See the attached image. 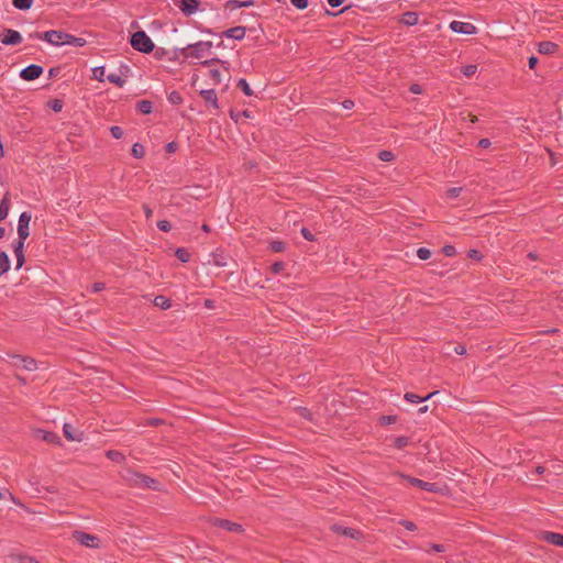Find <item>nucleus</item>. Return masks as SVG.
Here are the masks:
<instances>
[{"mask_svg":"<svg viewBox=\"0 0 563 563\" xmlns=\"http://www.w3.org/2000/svg\"><path fill=\"white\" fill-rule=\"evenodd\" d=\"M157 228L163 232H169L172 230V224L167 220H161L157 222Z\"/></svg>","mask_w":563,"mask_h":563,"instance_id":"obj_42","label":"nucleus"},{"mask_svg":"<svg viewBox=\"0 0 563 563\" xmlns=\"http://www.w3.org/2000/svg\"><path fill=\"white\" fill-rule=\"evenodd\" d=\"M540 539L548 543H551V544H554L558 547H563V534H561V533L542 531V532H540Z\"/></svg>","mask_w":563,"mask_h":563,"instance_id":"obj_13","label":"nucleus"},{"mask_svg":"<svg viewBox=\"0 0 563 563\" xmlns=\"http://www.w3.org/2000/svg\"><path fill=\"white\" fill-rule=\"evenodd\" d=\"M478 146L482 148H487L490 146V141L488 139H482L478 142Z\"/></svg>","mask_w":563,"mask_h":563,"instance_id":"obj_58","label":"nucleus"},{"mask_svg":"<svg viewBox=\"0 0 563 563\" xmlns=\"http://www.w3.org/2000/svg\"><path fill=\"white\" fill-rule=\"evenodd\" d=\"M559 49H560V46L558 44H555L553 42H549V41L539 43V47H538L539 53L545 54V55L553 54V53L558 52Z\"/></svg>","mask_w":563,"mask_h":563,"instance_id":"obj_18","label":"nucleus"},{"mask_svg":"<svg viewBox=\"0 0 563 563\" xmlns=\"http://www.w3.org/2000/svg\"><path fill=\"white\" fill-rule=\"evenodd\" d=\"M73 538L81 545L89 548V549H98L99 548V540L96 536L80 531L75 530L73 532Z\"/></svg>","mask_w":563,"mask_h":563,"instance_id":"obj_5","label":"nucleus"},{"mask_svg":"<svg viewBox=\"0 0 563 563\" xmlns=\"http://www.w3.org/2000/svg\"><path fill=\"white\" fill-rule=\"evenodd\" d=\"M165 148L167 153H174L177 148V144L175 142H170L166 145Z\"/></svg>","mask_w":563,"mask_h":563,"instance_id":"obj_57","label":"nucleus"},{"mask_svg":"<svg viewBox=\"0 0 563 563\" xmlns=\"http://www.w3.org/2000/svg\"><path fill=\"white\" fill-rule=\"evenodd\" d=\"M35 437L42 439L47 443L58 444L60 439L57 433L38 429L35 431Z\"/></svg>","mask_w":563,"mask_h":563,"instance_id":"obj_14","label":"nucleus"},{"mask_svg":"<svg viewBox=\"0 0 563 563\" xmlns=\"http://www.w3.org/2000/svg\"><path fill=\"white\" fill-rule=\"evenodd\" d=\"M301 234L307 241H314V235L307 229H301Z\"/></svg>","mask_w":563,"mask_h":563,"instance_id":"obj_50","label":"nucleus"},{"mask_svg":"<svg viewBox=\"0 0 563 563\" xmlns=\"http://www.w3.org/2000/svg\"><path fill=\"white\" fill-rule=\"evenodd\" d=\"M107 79L111 84H114L115 86H118L120 88H122L126 82L125 79L120 74H117V73L109 74L107 76Z\"/></svg>","mask_w":563,"mask_h":563,"instance_id":"obj_27","label":"nucleus"},{"mask_svg":"<svg viewBox=\"0 0 563 563\" xmlns=\"http://www.w3.org/2000/svg\"><path fill=\"white\" fill-rule=\"evenodd\" d=\"M400 525L404 526L409 531H415L417 529V526L409 520H401Z\"/></svg>","mask_w":563,"mask_h":563,"instance_id":"obj_48","label":"nucleus"},{"mask_svg":"<svg viewBox=\"0 0 563 563\" xmlns=\"http://www.w3.org/2000/svg\"><path fill=\"white\" fill-rule=\"evenodd\" d=\"M31 214L29 212H22L19 217L18 221V236L21 240H26L30 235V222H31Z\"/></svg>","mask_w":563,"mask_h":563,"instance_id":"obj_6","label":"nucleus"},{"mask_svg":"<svg viewBox=\"0 0 563 563\" xmlns=\"http://www.w3.org/2000/svg\"><path fill=\"white\" fill-rule=\"evenodd\" d=\"M437 394H438V391H432V393L428 394L427 396L422 397V396L416 395L413 393H406L404 398H405V400H407L411 404H419V402L429 400Z\"/></svg>","mask_w":563,"mask_h":563,"instance_id":"obj_17","label":"nucleus"},{"mask_svg":"<svg viewBox=\"0 0 563 563\" xmlns=\"http://www.w3.org/2000/svg\"><path fill=\"white\" fill-rule=\"evenodd\" d=\"M43 74V67L36 64H31L20 71V77L25 81L37 79Z\"/></svg>","mask_w":563,"mask_h":563,"instance_id":"obj_8","label":"nucleus"},{"mask_svg":"<svg viewBox=\"0 0 563 563\" xmlns=\"http://www.w3.org/2000/svg\"><path fill=\"white\" fill-rule=\"evenodd\" d=\"M107 456L111 460V461H114V462H122L124 460V455L119 452V451H114V450H109L107 452Z\"/></svg>","mask_w":563,"mask_h":563,"instance_id":"obj_34","label":"nucleus"},{"mask_svg":"<svg viewBox=\"0 0 563 563\" xmlns=\"http://www.w3.org/2000/svg\"><path fill=\"white\" fill-rule=\"evenodd\" d=\"M228 4L231 5L233 9H238V8L252 7L254 4V2L252 0H246V1L233 0V1L228 2Z\"/></svg>","mask_w":563,"mask_h":563,"instance_id":"obj_33","label":"nucleus"},{"mask_svg":"<svg viewBox=\"0 0 563 563\" xmlns=\"http://www.w3.org/2000/svg\"><path fill=\"white\" fill-rule=\"evenodd\" d=\"M409 443V439L407 437H397L394 441V446L396 449H402L407 446Z\"/></svg>","mask_w":563,"mask_h":563,"instance_id":"obj_38","label":"nucleus"},{"mask_svg":"<svg viewBox=\"0 0 563 563\" xmlns=\"http://www.w3.org/2000/svg\"><path fill=\"white\" fill-rule=\"evenodd\" d=\"M65 45H74V46L81 47V46L86 45V40L82 37H77L71 34L66 33Z\"/></svg>","mask_w":563,"mask_h":563,"instance_id":"obj_24","label":"nucleus"},{"mask_svg":"<svg viewBox=\"0 0 563 563\" xmlns=\"http://www.w3.org/2000/svg\"><path fill=\"white\" fill-rule=\"evenodd\" d=\"M175 5L184 13L186 16H190L195 14L200 4L199 0H174Z\"/></svg>","mask_w":563,"mask_h":563,"instance_id":"obj_7","label":"nucleus"},{"mask_svg":"<svg viewBox=\"0 0 563 563\" xmlns=\"http://www.w3.org/2000/svg\"><path fill=\"white\" fill-rule=\"evenodd\" d=\"M110 132L114 139H121L123 136V130L118 125L111 126Z\"/></svg>","mask_w":563,"mask_h":563,"instance_id":"obj_44","label":"nucleus"},{"mask_svg":"<svg viewBox=\"0 0 563 563\" xmlns=\"http://www.w3.org/2000/svg\"><path fill=\"white\" fill-rule=\"evenodd\" d=\"M246 29L244 26H234L223 32V36L241 41L244 38Z\"/></svg>","mask_w":563,"mask_h":563,"instance_id":"obj_15","label":"nucleus"},{"mask_svg":"<svg viewBox=\"0 0 563 563\" xmlns=\"http://www.w3.org/2000/svg\"><path fill=\"white\" fill-rule=\"evenodd\" d=\"M461 71L464 76L472 77L477 71V66L473 64L466 65L461 68Z\"/></svg>","mask_w":563,"mask_h":563,"instance_id":"obj_35","label":"nucleus"},{"mask_svg":"<svg viewBox=\"0 0 563 563\" xmlns=\"http://www.w3.org/2000/svg\"><path fill=\"white\" fill-rule=\"evenodd\" d=\"M382 420H383L384 422L391 423V422H395V421H396V418H395V417H393V416H383V417H382Z\"/></svg>","mask_w":563,"mask_h":563,"instance_id":"obj_64","label":"nucleus"},{"mask_svg":"<svg viewBox=\"0 0 563 563\" xmlns=\"http://www.w3.org/2000/svg\"><path fill=\"white\" fill-rule=\"evenodd\" d=\"M92 76L96 80L98 81H103V77H104V67L103 66H98V67H95L92 68Z\"/></svg>","mask_w":563,"mask_h":563,"instance_id":"obj_36","label":"nucleus"},{"mask_svg":"<svg viewBox=\"0 0 563 563\" xmlns=\"http://www.w3.org/2000/svg\"><path fill=\"white\" fill-rule=\"evenodd\" d=\"M468 256L471 258H475V260H479L481 258L479 252L476 251V250H471L470 253H468Z\"/></svg>","mask_w":563,"mask_h":563,"instance_id":"obj_63","label":"nucleus"},{"mask_svg":"<svg viewBox=\"0 0 563 563\" xmlns=\"http://www.w3.org/2000/svg\"><path fill=\"white\" fill-rule=\"evenodd\" d=\"M175 255L183 263H187L190 260L189 252L184 247H178L175 252Z\"/></svg>","mask_w":563,"mask_h":563,"instance_id":"obj_30","label":"nucleus"},{"mask_svg":"<svg viewBox=\"0 0 563 563\" xmlns=\"http://www.w3.org/2000/svg\"><path fill=\"white\" fill-rule=\"evenodd\" d=\"M289 1L298 10H305L309 4L308 0H289Z\"/></svg>","mask_w":563,"mask_h":563,"instance_id":"obj_41","label":"nucleus"},{"mask_svg":"<svg viewBox=\"0 0 563 563\" xmlns=\"http://www.w3.org/2000/svg\"><path fill=\"white\" fill-rule=\"evenodd\" d=\"M10 206H11V201L9 198V194H5L3 199L0 201V221L4 220L8 217Z\"/></svg>","mask_w":563,"mask_h":563,"instance_id":"obj_22","label":"nucleus"},{"mask_svg":"<svg viewBox=\"0 0 563 563\" xmlns=\"http://www.w3.org/2000/svg\"><path fill=\"white\" fill-rule=\"evenodd\" d=\"M417 256H418L420 260H422V261H427V260H429V258H430V256H431V252H430V250H429V249H427V247H419V249L417 250Z\"/></svg>","mask_w":563,"mask_h":563,"instance_id":"obj_39","label":"nucleus"},{"mask_svg":"<svg viewBox=\"0 0 563 563\" xmlns=\"http://www.w3.org/2000/svg\"><path fill=\"white\" fill-rule=\"evenodd\" d=\"M131 46L141 53H151L154 49V43L144 31H136L130 40Z\"/></svg>","mask_w":563,"mask_h":563,"instance_id":"obj_3","label":"nucleus"},{"mask_svg":"<svg viewBox=\"0 0 563 563\" xmlns=\"http://www.w3.org/2000/svg\"><path fill=\"white\" fill-rule=\"evenodd\" d=\"M333 531H335L338 533H341L343 536L350 537L352 539H356L360 536L358 531H356V530H354L352 528H345V527L338 526V525L333 526Z\"/></svg>","mask_w":563,"mask_h":563,"instance_id":"obj_23","label":"nucleus"},{"mask_svg":"<svg viewBox=\"0 0 563 563\" xmlns=\"http://www.w3.org/2000/svg\"><path fill=\"white\" fill-rule=\"evenodd\" d=\"M462 191L461 187H452L448 190V196L451 198H456Z\"/></svg>","mask_w":563,"mask_h":563,"instance_id":"obj_49","label":"nucleus"},{"mask_svg":"<svg viewBox=\"0 0 563 563\" xmlns=\"http://www.w3.org/2000/svg\"><path fill=\"white\" fill-rule=\"evenodd\" d=\"M30 37L45 41L54 46H62L65 45L66 32L57 30L35 32L33 34H30Z\"/></svg>","mask_w":563,"mask_h":563,"instance_id":"obj_4","label":"nucleus"},{"mask_svg":"<svg viewBox=\"0 0 563 563\" xmlns=\"http://www.w3.org/2000/svg\"><path fill=\"white\" fill-rule=\"evenodd\" d=\"M342 106H343L344 109L350 110V109H352L354 107V101H352V100H344L342 102Z\"/></svg>","mask_w":563,"mask_h":563,"instance_id":"obj_62","label":"nucleus"},{"mask_svg":"<svg viewBox=\"0 0 563 563\" xmlns=\"http://www.w3.org/2000/svg\"><path fill=\"white\" fill-rule=\"evenodd\" d=\"M154 305L163 310L169 309L172 307L170 300L165 296H156L154 298Z\"/></svg>","mask_w":563,"mask_h":563,"instance_id":"obj_25","label":"nucleus"},{"mask_svg":"<svg viewBox=\"0 0 563 563\" xmlns=\"http://www.w3.org/2000/svg\"><path fill=\"white\" fill-rule=\"evenodd\" d=\"M51 109L55 112H59L63 109V101L55 99L51 102Z\"/></svg>","mask_w":563,"mask_h":563,"instance_id":"obj_46","label":"nucleus"},{"mask_svg":"<svg viewBox=\"0 0 563 563\" xmlns=\"http://www.w3.org/2000/svg\"><path fill=\"white\" fill-rule=\"evenodd\" d=\"M168 100L173 104H178V103L181 102L183 99H181L180 95L177 91H173V92L169 93Z\"/></svg>","mask_w":563,"mask_h":563,"instance_id":"obj_43","label":"nucleus"},{"mask_svg":"<svg viewBox=\"0 0 563 563\" xmlns=\"http://www.w3.org/2000/svg\"><path fill=\"white\" fill-rule=\"evenodd\" d=\"M445 256L452 257L456 254V250L453 245H445L442 250Z\"/></svg>","mask_w":563,"mask_h":563,"instance_id":"obj_45","label":"nucleus"},{"mask_svg":"<svg viewBox=\"0 0 563 563\" xmlns=\"http://www.w3.org/2000/svg\"><path fill=\"white\" fill-rule=\"evenodd\" d=\"M401 23H404L407 26H413L419 21V15L417 12L413 11H407L401 16Z\"/></svg>","mask_w":563,"mask_h":563,"instance_id":"obj_20","label":"nucleus"},{"mask_svg":"<svg viewBox=\"0 0 563 563\" xmlns=\"http://www.w3.org/2000/svg\"><path fill=\"white\" fill-rule=\"evenodd\" d=\"M214 523L218 527H220L227 531H231V532H241L242 531L241 525H239L236 522L229 521V520L217 519Z\"/></svg>","mask_w":563,"mask_h":563,"instance_id":"obj_16","label":"nucleus"},{"mask_svg":"<svg viewBox=\"0 0 563 563\" xmlns=\"http://www.w3.org/2000/svg\"><path fill=\"white\" fill-rule=\"evenodd\" d=\"M63 432H64V435L65 438L68 440V441H77V442H80L82 441L84 439V433L76 430L73 424L70 423H64L63 426Z\"/></svg>","mask_w":563,"mask_h":563,"instance_id":"obj_12","label":"nucleus"},{"mask_svg":"<svg viewBox=\"0 0 563 563\" xmlns=\"http://www.w3.org/2000/svg\"><path fill=\"white\" fill-rule=\"evenodd\" d=\"M213 44L211 41H200L178 49V56L184 59L201 60V64L209 66L213 63H221L228 69V62L219 58H209L212 54Z\"/></svg>","mask_w":563,"mask_h":563,"instance_id":"obj_1","label":"nucleus"},{"mask_svg":"<svg viewBox=\"0 0 563 563\" xmlns=\"http://www.w3.org/2000/svg\"><path fill=\"white\" fill-rule=\"evenodd\" d=\"M238 87L244 92L245 96H253V90L244 78L239 79Z\"/></svg>","mask_w":563,"mask_h":563,"instance_id":"obj_32","label":"nucleus"},{"mask_svg":"<svg viewBox=\"0 0 563 563\" xmlns=\"http://www.w3.org/2000/svg\"><path fill=\"white\" fill-rule=\"evenodd\" d=\"M269 247L273 252H283L285 250V243L283 241H273Z\"/></svg>","mask_w":563,"mask_h":563,"instance_id":"obj_40","label":"nucleus"},{"mask_svg":"<svg viewBox=\"0 0 563 563\" xmlns=\"http://www.w3.org/2000/svg\"><path fill=\"white\" fill-rule=\"evenodd\" d=\"M200 93L206 102L210 103L214 109L219 108L218 97L214 89L202 90Z\"/></svg>","mask_w":563,"mask_h":563,"instance_id":"obj_19","label":"nucleus"},{"mask_svg":"<svg viewBox=\"0 0 563 563\" xmlns=\"http://www.w3.org/2000/svg\"><path fill=\"white\" fill-rule=\"evenodd\" d=\"M393 157H394V155H393V153H391V152H389V151H382V152L379 153V158H380L382 161H384V162H389V161H391V159H393Z\"/></svg>","mask_w":563,"mask_h":563,"instance_id":"obj_47","label":"nucleus"},{"mask_svg":"<svg viewBox=\"0 0 563 563\" xmlns=\"http://www.w3.org/2000/svg\"><path fill=\"white\" fill-rule=\"evenodd\" d=\"M402 477L405 479H407L410 485L416 486L422 490L431 492V493L439 490L437 484H434V483L424 482L422 479L411 477V476H402Z\"/></svg>","mask_w":563,"mask_h":563,"instance_id":"obj_11","label":"nucleus"},{"mask_svg":"<svg viewBox=\"0 0 563 563\" xmlns=\"http://www.w3.org/2000/svg\"><path fill=\"white\" fill-rule=\"evenodd\" d=\"M14 8L19 10H29L33 5V0H12Z\"/></svg>","mask_w":563,"mask_h":563,"instance_id":"obj_29","label":"nucleus"},{"mask_svg":"<svg viewBox=\"0 0 563 563\" xmlns=\"http://www.w3.org/2000/svg\"><path fill=\"white\" fill-rule=\"evenodd\" d=\"M210 76L213 80H216L217 82H220V71L218 69H210Z\"/></svg>","mask_w":563,"mask_h":563,"instance_id":"obj_55","label":"nucleus"},{"mask_svg":"<svg viewBox=\"0 0 563 563\" xmlns=\"http://www.w3.org/2000/svg\"><path fill=\"white\" fill-rule=\"evenodd\" d=\"M104 288H106V285L103 283H100V282L95 283L92 285V291L93 292H99V291L103 290Z\"/></svg>","mask_w":563,"mask_h":563,"instance_id":"obj_52","label":"nucleus"},{"mask_svg":"<svg viewBox=\"0 0 563 563\" xmlns=\"http://www.w3.org/2000/svg\"><path fill=\"white\" fill-rule=\"evenodd\" d=\"M137 110L143 114H150L153 110V104L148 100H142L137 103Z\"/></svg>","mask_w":563,"mask_h":563,"instance_id":"obj_28","label":"nucleus"},{"mask_svg":"<svg viewBox=\"0 0 563 563\" xmlns=\"http://www.w3.org/2000/svg\"><path fill=\"white\" fill-rule=\"evenodd\" d=\"M123 478L131 487L159 490V482L142 473L126 470Z\"/></svg>","mask_w":563,"mask_h":563,"instance_id":"obj_2","label":"nucleus"},{"mask_svg":"<svg viewBox=\"0 0 563 563\" xmlns=\"http://www.w3.org/2000/svg\"><path fill=\"white\" fill-rule=\"evenodd\" d=\"M15 258H16V269H20L25 262L24 254H18V255H15Z\"/></svg>","mask_w":563,"mask_h":563,"instance_id":"obj_51","label":"nucleus"},{"mask_svg":"<svg viewBox=\"0 0 563 563\" xmlns=\"http://www.w3.org/2000/svg\"><path fill=\"white\" fill-rule=\"evenodd\" d=\"M450 29L460 34H466L471 35L476 32V26L470 22H462V21H452L450 23Z\"/></svg>","mask_w":563,"mask_h":563,"instance_id":"obj_9","label":"nucleus"},{"mask_svg":"<svg viewBox=\"0 0 563 563\" xmlns=\"http://www.w3.org/2000/svg\"><path fill=\"white\" fill-rule=\"evenodd\" d=\"M16 360L19 363H15L16 365H20L26 371H35L36 369V361L30 357L24 356H16Z\"/></svg>","mask_w":563,"mask_h":563,"instance_id":"obj_21","label":"nucleus"},{"mask_svg":"<svg viewBox=\"0 0 563 563\" xmlns=\"http://www.w3.org/2000/svg\"><path fill=\"white\" fill-rule=\"evenodd\" d=\"M143 210L146 219H150L153 216V210L147 205L143 206Z\"/></svg>","mask_w":563,"mask_h":563,"instance_id":"obj_61","label":"nucleus"},{"mask_svg":"<svg viewBox=\"0 0 563 563\" xmlns=\"http://www.w3.org/2000/svg\"><path fill=\"white\" fill-rule=\"evenodd\" d=\"M10 269V258L5 252H0V275L8 273Z\"/></svg>","mask_w":563,"mask_h":563,"instance_id":"obj_26","label":"nucleus"},{"mask_svg":"<svg viewBox=\"0 0 563 563\" xmlns=\"http://www.w3.org/2000/svg\"><path fill=\"white\" fill-rule=\"evenodd\" d=\"M145 155V148L140 143H134L132 146V156L135 158H142Z\"/></svg>","mask_w":563,"mask_h":563,"instance_id":"obj_31","label":"nucleus"},{"mask_svg":"<svg viewBox=\"0 0 563 563\" xmlns=\"http://www.w3.org/2000/svg\"><path fill=\"white\" fill-rule=\"evenodd\" d=\"M332 8H338L344 3L345 0H327Z\"/></svg>","mask_w":563,"mask_h":563,"instance_id":"obj_59","label":"nucleus"},{"mask_svg":"<svg viewBox=\"0 0 563 563\" xmlns=\"http://www.w3.org/2000/svg\"><path fill=\"white\" fill-rule=\"evenodd\" d=\"M22 35L19 31L12 29H5L3 36L0 38L4 45H19L22 43Z\"/></svg>","mask_w":563,"mask_h":563,"instance_id":"obj_10","label":"nucleus"},{"mask_svg":"<svg viewBox=\"0 0 563 563\" xmlns=\"http://www.w3.org/2000/svg\"><path fill=\"white\" fill-rule=\"evenodd\" d=\"M272 269H273L274 273L282 272L284 269V263H282V262L274 263L273 266H272Z\"/></svg>","mask_w":563,"mask_h":563,"instance_id":"obj_54","label":"nucleus"},{"mask_svg":"<svg viewBox=\"0 0 563 563\" xmlns=\"http://www.w3.org/2000/svg\"><path fill=\"white\" fill-rule=\"evenodd\" d=\"M454 352L459 355H465L466 354V347L462 344H457L455 347H454Z\"/></svg>","mask_w":563,"mask_h":563,"instance_id":"obj_53","label":"nucleus"},{"mask_svg":"<svg viewBox=\"0 0 563 563\" xmlns=\"http://www.w3.org/2000/svg\"><path fill=\"white\" fill-rule=\"evenodd\" d=\"M538 64V58L536 56H531L528 60V65L530 69H533Z\"/></svg>","mask_w":563,"mask_h":563,"instance_id":"obj_60","label":"nucleus"},{"mask_svg":"<svg viewBox=\"0 0 563 563\" xmlns=\"http://www.w3.org/2000/svg\"><path fill=\"white\" fill-rule=\"evenodd\" d=\"M24 242H25V240H21V239H18L16 241L13 242L14 255L24 254L23 253Z\"/></svg>","mask_w":563,"mask_h":563,"instance_id":"obj_37","label":"nucleus"},{"mask_svg":"<svg viewBox=\"0 0 563 563\" xmlns=\"http://www.w3.org/2000/svg\"><path fill=\"white\" fill-rule=\"evenodd\" d=\"M21 563H41L36 559L32 556H23L21 558Z\"/></svg>","mask_w":563,"mask_h":563,"instance_id":"obj_56","label":"nucleus"}]
</instances>
